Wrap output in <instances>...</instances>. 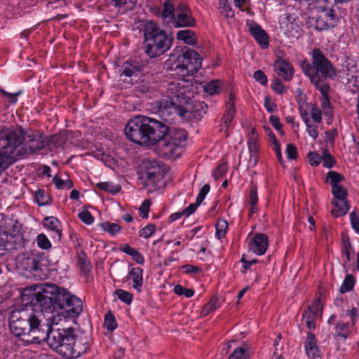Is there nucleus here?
<instances>
[{"instance_id": "45", "label": "nucleus", "mask_w": 359, "mask_h": 359, "mask_svg": "<svg viewBox=\"0 0 359 359\" xmlns=\"http://www.w3.org/2000/svg\"><path fill=\"white\" fill-rule=\"evenodd\" d=\"M156 231V226L153 224H149L139 231L140 236L148 238L151 237Z\"/></svg>"}, {"instance_id": "4", "label": "nucleus", "mask_w": 359, "mask_h": 359, "mask_svg": "<svg viewBox=\"0 0 359 359\" xmlns=\"http://www.w3.org/2000/svg\"><path fill=\"white\" fill-rule=\"evenodd\" d=\"M50 347L67 358H76L88 349L86 339H76L72 328L46 329V339Z\"/></svg>"}, {"instance_id": "17", "label": "nucleus", "mask_w": 359, "mask_h": 359, "mask_svg": "<svg viewBox=\"0 0 359 359\" xmlns=\"http://www.w3.org/2000/svg\"><path fill=\"white\" fill-rule=\"evenodd\" d=\"M317 90H318L322 97L320 99V106L322 108V111L324 115L331 117L332 115V110L330 107V86H320L315 87Z\"/></svg>"}, {"instance_id": "23", "label": "nucleus", "mask_w": 359, "mask_h": 359, "mask_svg": "<svg viewBox=\"0 0 359 359\" xmlns=\"http://www.w3.org/2000/svg\"><path fill=\"white\" fill-rule=\"evenodd\" d=\"M129 278L133 281V287L139 293L142 291L143 270L140 267H133L128 273Z\"/></svg>"}, {"instance_id": "1", "label": "nucleus", "mask_w": 359, "mask_h": 359, "mask_svg": "<svg viewBox=\"0 0 359 359\" xmlns=\"http://www.w3.org/2000/svg\"><path fill=\"white\" fill-rule=\"evenodd\" d=\"M22 300L25 306L22 308L23 314L27 316L26 325L30 327L31 337L23 339L27 344H40L45 341L48 325H41L39 318L40 312L35 311L37 307L41 311L52 313L49 317L52 323L57 325L62 320L67 318L78 317L83 311V302L81 299L71 294L65 288L58 287L54 284L33 285L26 287L22 292Z\"/></svg>"}, {"instance_id": "62", "label": "nucleus", "mask_w": 359, "mask_h": 359, "mask_svg": "<svg viewBox=\"0 0 359 359\" xmlns=\"http://www.w3.org/2000/svg\"><path fill=\"white\" fill-rule=\"evenodd\" d=\"M350 219L352 227L357 233H359V217L355 211L350 213Z\"/></svg>"}, {"instance_id": "31", "label": "nucleus", "mask_w": 359, "mask_h": 359, "mask_svg": "<svg viewBox=\"0 0 359 359\" xmlns=\"http://www.w3.org/2000/svg\"><path fill=\"white\" fill-rule=\"evenodd\" d=\"M222 83L219 80H212L206 83L203 86L205 93L210 95L218 94L221 90Z\"/></svg>"}, {"instance_id": "56", "label": "nucleus", "mask_w": 359, "mask_h": 359, "mask_svg": "<svg viewBox=\"0 0 359 359\" xmlns=\"http://www.w3.org/2000/svg\"><path fill=\"white\" fill-rule=\"evenodd\" d=\"M270 123L273 127L278 131V133L283 135L284 131L283 130V124L280 121V118L277 116H271L269 118Z\"/></svg>"}, {"instance_id": "52", "label": "nucleus", "mask_w": 359, "mask_h": 359, "mask_svg": "<svg viewBox=\"0 0 359 359\" xmlns=\"http://www.w3.org/2000/svg\"><path fill=\"white\" fill-rule=\"evenodd\" d=\"M79 264L83 272H88L90 269V264L84 253L79 256Z\"/></svg>"}, {"instance_id": "47", "label": "nucleus", "mask_w": 359, "mask_h": 359, "mask_svg": "<svg viewBox=\"0 0 359 359\" xmlns=\"http://www.w3.org/2000/svg\"><path fill=\"white\" fill-rule=\"evenodd\" d=\"M104 326L108 330H114L116 328L117 325L116 323L114 315L111 313H108L104 316Z\"/></svg>"}, {"instance_id": "46", "label": "nucleus", "mask_w": 359, "mask_h": 359, "mask_svg": "<svg viewBox=\"0 0 359 359\" xmlns=\"http://www.w3.org/2000/svg\"><path fill=\"white\" fill-rule=\"evenodd\" d=\"M174 292L178 295H184L186 297H191L194 294L192 289L184 287L180 285H177L174 287Z\"/></svg>"}, {"instance_id": "15", "label": "nucleus", "mask_w": 359, "mask_h": 359, "mask_svg": "<svg viewBox=\"0 0 359 359\" xmlns=\"http://www.w3.org/2000/svg\"><path fill=\"white\" fill-rule=\"evenodd\" d=\"M269 246V240L264 233H257L251 240L248 245L250 251L257 255H264Z\"/></svg>"}, {"instance_id": "11", "label": "nucleus", "mask_w": 359, "mask_h": 359, "mask_svg": "<svg viewBox=\"0 0 359 359\" xmlns=\"http://www.w3.org/2000/svg\"><path fill=\"white\" fill-rule=\"evenodd\" d=\"M259 135L256 130L252 128L250 129L248 137V148L249 151V158L248 161V167L254 168L259 161V145L258 143Z\"/></svg>"}, {"instance_id": "26", "label": "nucleus", "mask_w": 359, "mask_h": 359, "mask_svg": "<svg viewBox=\"0 0 359 359\" xmlns=\"http://www.w3.org/2000/svg\"><path fill=\"white\" fill-rule=\"evenodd\" d=\"M176 39L182 41L184 43L194 46L196 43L195 33L190 29L180 30L177 32Z\"/></svg>"}, {"instance_id": "55", "label": "nucleus", "mask_w": 359, "mask_h": 359, "mask_svg": "<svg viewBox=\"0 0 359 359\" xmlns=\"http://www.w3.org/2000/svg\"><path fill=\"white\" fill-rule=\"evenodd\" d=\"M79 219L85 224L90 225L93 223L94 218L92 214L88 210H83L79 213Z\"/></svg>"}, {"instance_id": "33", "label": "nucleus", "mask_w": 359, "mask_h": 359, "mask_svg": "<svg viewBox=\"0 0 359 359\" xmlns=\"http://www.w3.org/2000/svg\"><path fill=\"white\" fill-rule=\"evenodd\" d=\"M219 307L218 299L217 297H212L202 309L201 316L205 317L215 311Z\"/></svg>"}, {"instance_id": "13", "label": "nucleus", "mask_w": 359, "mask_h": 359, "mask_svg": "<svg viewBox=\"0 0 359 359\" xmlns=\"http://www.w3.org/2000/svg\"><path fill=\"white\" fill-rule=\"evenodd\" d=\"M172 24L176 28L194 27L196 20L190 10L185 5L181 4L176 8L175 17Z\"/></svg>"}, {"instance_id": "3", "label": "nucleus", "mask_w": 359, "mask_h": 359, "mask_svg": "<svg viewBox=\"0 0 359 359\" xmlns=\"http://www.w3.org/2000/svg\"><path fill=\"white\" fill-rule=\"evenodd\" d=\"M168 131L163 123L154 118L137 116L125 127V134L132 142L141 145H154L161 140Z\"/></svg>"}, {"instance_id": "21", "label": "nucleus", "mask_w": 359, "mask_h": 359, "mask_svg": "<svg viewBox=\"0 0 359 359\" xmlns=\"http://www.w3.org/2000/svg\"><path fill=\"white\" fill-rule=\"evenodd\" d=\"M143 67V65L137 60H128L122 66V74L128 77L137 76L142 72Z\"/></svg>"}, {"instance_id": "57", "label": "nucleus", "mask_w": 359, "mask_h": 359, "mask_svg": "<svg viewBox=\"0 0 359 359\" xmlns=\"http://www.w3.org/2000/svg\"><path fill=\"white\" fill-rule=\"evenodd\" d=\"M151 203L149 200H144L139 208L140 215L143 218H147Z\"/></svg>"}, {"instance_id": "35", "label": "nucleus", "mask_w": 359, "mask_h": 359, "mask_svg": "<svg viewBox=\"0 0 359 359\" xmlns=\"http://www.w3.org/2000/svg\"><path fill=\"white\" fill-rule=\"evenodd\" d=\"M317 316L311 309L304 311L302 318L308 328L311 330L316 327L315 320Z\"/></svg>"}, {"instance_id": "43", "label": "nucleus", "mask_w": 359, "mask_h": 359, "mask_svg": "<svg viewBox=\"0 0 359 359\" xmlns=\"http://www.w3.org/2000/svg\"><path fill=\"white\" fill-rule=\"evenodd\" d=\"M332 194L334 196L332 200L346 199L348 196L347 189L343 185L333 187Z\"/></svg>"}, {"instance_id": "14", "label": "nucleus", "mask_w": 359, "mask_h": 359, "mask_svg": "<svg viewBox=\"0 0 359 359\" xmlns=\"http://www.w3.org/2000/svg\"><path fill=\"white\" fill-rule=\"evenodd\" d=\"M143 167L145 170L144 177L149 183L158 186V182L163 178V169L158 161H144Z\"/></svg>"}, {"instance_id": "6", "label": "nucleus", "mask_w": 359, "mask_h": 359, "mask_svg": "<svg viewBox=\"0 0 359 359\" xmlns=\"http://www.w3.org/2000/svg\"><path fill=\"white\" fill-rule=\"evenodd\" d=\"M25 133L20 127H0V174L16 160L18 147L25 141Z\"/></svg>"}, {"instance_id": "42", "label": "nucleus", "mask_w": 359, "mask_h": 359, "mask_svg": "<svg viewBox=\"0 0 359 359\" xmlns=\"http://www.w3.org/2000/svg\"><path fill=\"white\" fill-rule=\"evenodd\" d=\"M216 236L221 239L224 237L226 229L228 227V223L226 220L220 219L216 224Z\"/></svg>"}, {"instance_id": "54", "label": "nucleus", "mask_w": 359, "mask_h": 359, "mask_svg": "<svg viewBox=\"0 0 359 359\" xmlns=\"http://www.w3.org/2000/svg\"><path fill=\"white\" fill-rule=\"evenodd\" d=\"M271 88L278 94H283L286 92V88L278 79H276L272 81Z\"/></svg>"}, {"instance_id": "12", "label": "nucleus", "mask_w": 359, "mask_h": 359, "mask_svg": "<svg viewBox=\"0 0 359 359\" xmlns=\"http://www.w3.org/2000/svg\"><path fill=\"white\" fill-rule=\"evenodd\" d=\"M311 20L314 22L315 28L317 30L323 31L335 27L339 20V17L334 11L330 12L313 15Z\"/></svg>"}, {"instance_id": "36", "label": "nucleus", "mask_w": 359, "mask_h": 359, "mask_svg": "<svg viewBox=\"0 0 359 359\" xmlns=\"http://www.w3.org/2000/svg\"><path fill=\"white\" fill-rule=\"evenodd\" d=\"M196 205H189L187 208L181 212H175L170 216V219L172 222L176 221L181 218L182 216L189 217L196 211Z\"/></svg>"}, {"instance_id": "38", "label": "nucleus", "mask_w": 359, "mask_h": 359, "mask_svg": "<svg viewBox=\"0 0 359 359\" xmlns=\"http://www.w3.org/2000/svg\"><path fill=\"white\" fill-rule=\"evenodd\" d=\"M354 283H355V279L352 275L348 274V275L346 276V277L340 287V292L345 293V292L351 291L353 288Z\"/></svg>"}, {"instance_id": "24", "label": "nucleus", "mask_w": 359, "mask_h": 359, "mask_svg": "<svg viewBox=\"0 0 359 359\" xmlns=\"http://www.w3.org/2000/svg\"><path fill=\"white\" fill-rule=\"evenodd\" d=\"M332 204L334 208L331 214L334 217H339L345 215L350 209V205L346 199L332 200Z\"/></svg>"}, {"instance_id": "61", "label": "nucleus", "mask_w": 359, "mask_h": 359, "mask_svg": "<svg viewBox=\"0 0 359 359\" xmlns=\"http://www.w3.org/2000/svg\"><path fill=\"white\" fill-rule=\"evenodd\" d=\"M253 76L256 81L259 82L263 86L266 85L268 81L267 77L262 71L257 70L255 72Z\"/></svg>"}, {"instance_id": "39", "label": "nucleus", "mask_w": 359, "mask_h": 359, "mask_svg": "<svg viewBox=\"0 0 359 359\" xmlns=\"http://www.w3.org/2000/svg\"><path fill=\"white\" fill-rule=\"evenodd\" d=\"M114 293L118 298L125 304L130 305L132 303L133 296L130 292L122 289H117L115 290Z\"/></svg>"}, {"instance_id": "8", "label": "nucleus", "mask_w": 359, "mask_h": 359, "mask_svg": "<svg viewBox=\"0 0 359 359\" xmlns=\"http://www.w3.org/2000/svg\"><path fill=\"white\" fill-rule=\"evenodd\" d=\"M202 58L194 50L187 49L178 55L172 62V69L182 76H190L201 67Z\"/></svg>"}, {"instance_id": "63", "label": "nucleus", "mask_w": 359, "mask_h": 359, "mask_svg": "<svg viewBox=\"0 0 359 359\" xmlns=\"http://www.w3.org/2000/svg\"><path fill=\"white\" fill-rule=\"evenodd\" d=\"M323 166L327 168H330L334 165V160L332 156L329 154H325L323 158H322Z\"/></svg>"}, {"instance_id": "59", "label": "nucleus", "mask_w": 359, "mask_h": 359, "mask_svg": "<svg viewBox=\"0 0 359 359\" xmlns=\"http://www.w3.org/2000/svg\"><path fill=\"white\" fill-rule=\"evenodd\" d=\"M305 124L306 126V131L309 133V135L313 140H316L318 136V127L313 124H311L310 121Z\"/></svg>"}, {"instance_id": "18", "label": "nucleus", "mask_w": 359, "mask_h": 359, "mask_svg": "<svg viewBox=\"0 0 359 359\" xmlns=\"http://www.w3.org/2000/svg\"><path fill=\"white\" fill-rule=\"evenodd\" d=\"M43 224L54 233L52 236L53 239L56 242H60L62 236V228L59 219L55 217H46L43 221Z\"/></svg>"}, {"instance_id": "48", "label": "nucleus", "mask_w": 359, "mask_h": 359, "mask_svg": "<svg viewBox=\"0 0 359 359\" xmlns=\"http://www.w3.org/2000/svg\"><path fill=\"white\" fill-rule=\"evenodd\" d=\"M235 113V109H226L224 114L222 116V126L226 128H228L229 124L231 123Z\"/></svg>"}, {"instance_id": "32", "label": "nucleus", "mask_w": 359, "mask_h": 359, "mask_svg": "<svg viewBox=\"0 0 359 359\" xmlns=\"http://www.w3.org/2000/svg\"><path fill=\"white\" fill-rule=\"evenodd\" d=\"M96 187L101 190L115 194L120 191L121 187L118 184H114L111 182H99Z\"/></svg>"}, {"instance_id": "16", "label": "nucleus", "mask_w": 359, "mask_h": 359, "mask_svg": "<svg viewBox=\"0 0 359 359\" xmlns=\"http://www.w3.org/2000/svg\"><path fill=\"white\" fill-rule=\"evenodd\" d=\"M275 70L285 81H290L294 74V69L292 64L284 59H278L274 63Z\"/></svg>"}, {"instance_id": "40", "label": "nucleus", "mask_w": 359, "mask_h": 359, "mask_svg": "<svg viewBox=\"0 0 359 359\" xmlns=\"http://www.w3.org/2000/svg\"><path fill=\"white\" fill-rule=\"evenodd\" d=\"M100 226L103 231L109 233L111 235H115L119 232L121 229V227L118 224L110 223L109 222L101 223Z\"/></svg>"}, {"instance_id": "41", "label": "nucleus", "mask_w": 359, "mask_h": 359, "mask_svg": "<svg viewBox=\"0 0 359 359\" xmlns=\"http://www.w3.org/2000/svg\"><path fill=\"white\" fill-rule=\"evenodd\" d=\"M53 182L55 187L59 189H69L73 187V182L70 180H62L58 176L55 175L53 178Z\"/></svg>"}, {"instance_id": "34", "label": "nucleus", "mask_w": 359, "mask_h": 359, "mask_svg": "<svg viewBox=\"0 0 359 359\" xmlns=\"http://www.w3.org/2000/svg\"><path fill=\"white\" fill-rule=\"evenodd\" d=\"M250 355L246 346L236 348L228 359H249Z\"/></svg>"}, {"instance_id": "7", "label": "nucleus", "mask_w": 359, "mask_h": 359, "mask_svg": "<svg viewBox=\"0 0 359 359\" xmlns=\"http://www.w3.org/2000/svg\"><path fill=\"white\" fill-rule=\"evenodd\" d=\"M144 53L151 58L160 56L170 47V41L157 23L147 22L144 25Z\"/></svg>"}, {"instance_id": "53", "label": "nucleus", "mask_w": 359, "mask_h": 359, "mask_svg": "<svg viewBox=\"0 0 359 359\" xmlns=\"http://www.w3.org/2000/svg\"><path fill=\"white\" fill-rule=\"evenodd\" d=\"M307 158H309L310 165L312 166H317L322 161V157L315 151L309 152L307 154Z\"/></svg>"}, {"instance_id": "5", "label": "nucleus", "mask_w": 359, "mask_h": 359, "mask_svg": "<svg viewBox=\"0 0 359 359\" xmlns=\"http://www.w3.org/2000/svg\"><path fill=\"white\" fill-rule=\"evenodd\" d=\"M311 58V64L306 60L302 62V72L315 87L330 86L327 79L334 80L337 76L334 65L318 48L312 50Z\"/></svg>"}, {"instance_id": "28", "label": "nucleus", "mask_w": 359, "mask_h": 359, "mask_svg": "<svg viewBox=\"0 0 359 359\" xmlns=\"http://www.w3.org/2000/svg\"><path fill=\"white\" fill-rule=\"evenodd\" d=\"M231 0H219V9L220 13L227 20L231 19L234 17V11L231 7Z\"/></svg>"}, {"instance_id": "51", "label": "nucleus", "mask_w": 359, "mask_h": 359, "mask_svg": "<svg viewBox=\"0 0 359 359\" xmlns=\"http://www.w3.org/2000/svg\"><path fill=\"white\" fill-rule=\"evenodd\" d=\"M323 113V111L320 110V109L318 107L316 104H313L312 106L310 114L312 119L316 123H319L321 122Z\"/></svg>"}, {"instance_id": "25", "label": "nucleus", "mask_w": 359, "mask_h": 359, "mask_svg": "<svg viewBox=\"0 0 359 359\" xmlns=\"http://www.w3.org/2000/svg\"><path fill=\"white\" fill-rule=\"evenodd\" d=\"M48 140L42 135H35L27 142V147L31 152L39 151L48 144Z\"/></svg>"}, {"instance_id": "50", "label": "nucleus", "mask_w": 359, "mask_h": 359, "mask_svg": "<svg viewBox=\"0 0 359 359\" xmlns=\"http://www.w3.org/2000/svg\"><path fill=\"white\" fill-rule=\"evenodd\" d=\"M336 332L338 336L346 339L348 335V325L343 322L337 323L336 325Z\"/></svg>"}, {"instance_id": "2", "label": "nucleus", "mask_w": 359, "mask_h": 359, "mask_svg": "<svg viewBox=\"0 0 359 359\" xmlns=\"http://www.w3.org/2000/svg\"><path fill=\"white\" fill-rule=\"evenodd\" d=\"M168 96L156 102L159 116L170 123L175 121H188L195 117V112L189 104L193 89L191 82L177 79L169 83Z\"/></svg>"}, {"instance_id": "19", "label": "nucleus", "mask_w": 359, "mask_h": 359, "mask_svg": "<svg viewBox=\"0 0 359 359\" xmlns=\"http://www.w3.org/2000/svg\"><path fill=\"white\" fill-rule=\"evenodd\" d=\"M250 33L253 36L256 41L264 48L268 47L269 37L266 32L258 25L251 24L249 27Z\"/></svg>"}, {"instance_id": "30", "label": "nucleus", "mask_w": 359, "mask_h": 359, "mask_svg": "<svg viewBox=\"0 0 359 359\" xmlns=\"http://www.w3.org/2000/svg\"><path fill=\"white\" fill-rule=\"evenodd\" d=\"M344 180V177L342 175L335 171H329L327 174L325 182L329 183L331 185L332 189H333V187L341 186V182Z\"/></svg>"}, {"instance_id": "10", "label": "nucleus", "mask_w": 359, "mask_h": 359, "mask_svg": "<svg viewBox=\"0 0 359 359\" xmlns=\"http://www.w3.org/2000/svg\"><path fill=\"white\" fill-rule=\"evenodd\" d=\"M169 136V140L165 143V150L167 152L174 154L178 147H182L186 144L188 133L184 129L173 128Z\"/></svg>"}, {"instance_id": "27", "label": "nucleus", "mask_w": 359, "mask_h": 359, "mask_svg": "<svg viewBox=\"0 0 359 359\" xmlns=\"http://www.w3.org/2000/svg\"><path fill=\"white\" fill-rule=\"evenodd\" d=\"M176 8H174L173 4L170 1H166L163 4L161 17L163 20L168 22H173L175 17Z\"/></svg>"}, {"instance_id": "37", "label": "nucleus", "mask_w": 359, "mask_h": 359, "mask_svg": "<svg viewBox=\"0 0 359 359\" xmlns=\"http://www.w3.org/2000/svg\"><path fill=\"white\" fill-rule=\"evenodd\" d=\"M249 201L250 203V214L255 213L257 210V204L258 201L257 189L255 185H252L250 189Z\"/></svg>"}, {"instance_id": "22", "label": "nucleus", "mask_w": 359, "mask_h": 359, "mask_svg": "<svg viewBox=\"0 0 359 359\" xmlns=\"http://www.w3.org/2000/svg\"><path fill=\"white\" fill-rule=\"evenodd\" d=\"M312 15L334 11L333 5L330 0H313L310 4Z\"/></svg>"}, {"instance_id": "9", "label": "nucleus", "mask_w": 359, "mask_h": 359, "mask_svg": "<svg viewBox=\"0 0 359 359\" xmlns=\"http://www.w3.org/2000/svg\"><path fill=\"white\" fill-rule=\"evenodd\" d=\"M27 316L22 313V309L13 311L9 316V327L11 332L16 337H22L21 339L31 337V330L26 325Z\"/></svg>"}, {"instance_id": "64", "label": "nucleus", "mask_w": 359, "mask_h": 359, "mask_svg": "<svg viewBox=\"0 0 359 359\" xmlns=\"http://www.w3.org/2000/svg\"><path fill=\"white\" fill-rule=\"evenodd\" d=\"M286 153L287 157L290 159H295L297 155L296 147L292 144H287L286 148Z\"/></svg>"}, {"instance_id": "49", "label": "nucleus", "mask_w": 359, "mask_h": 359, "mask_svg": "<svg viewBox=\"0 0 359 359\" xmlns=\"http://www.w3.org/2000/svg\"><path fill=\"white\" fill-rule=\"evenodd\" d=\"M210 185L208 184H205L201 189L200 190V192L196 197V203H191V205H196V209L197 207L202 203L203 199L205 198V196L208 194V193L210 191Z\"/></svg>"}, {"instance_id": "60", "label": "nucleus", "mask_w": 359, "mask_h": 359, "mask_svg": "<svg viewBox=\"0 0 359 359\" xmlns=\"http://www.w3.org/2000/svg\"><path fill=\"white\" fill-rule=\"evenodd\" d=\"M351 245L348 241H344V246L341 252L346 257V263L351 260Z\"/></svg>"}, {"instance_id": "44", "label": "nucleus", "mask_w": 359, "mask_h": 359, "mask_svg": "<svg viewBox=\"0 0 359 359\" xmlns=\"http://www.w3.org/2000/svg\"><path fill=\"white\" fill-rule=\"evenodd\" d=\"M36 243L39 248L43 250H49L51 248V243L44 233H40L36 237Z\"/></svg>"}, {"instance_id": "58", "label": "nucleus", "mask_w": 359, "mask_h": 359, "mask_svg": "<svg viewBox=\"0 0 359 359\" xmlns=\"http://www.w3.org/2000/svg\"><path fill=\"white\" fill-rule=\"evenodd\" d=\"M312 310V311L317 316L321 315L323 311V305L319 299H316L311 306H308L307 310Z\"/></svg>"}, {"instance_id": "29", "label": "nucleus", "mask_w": 359, "mask_h": 359, "mask_svg": "<svg viewBox=\"0 0 359 359\" xmlns=\"http://www.w3.org/2000/svg\"><path fill=\"white\" fill-rule=\"evenodd\" d=\"M123 252L131 256L133 259L138 264H143L144 263V256L137 251L135 248L130 247L128 245H125L122 250Z\"/></svg>"}, {"instance_id": "20", "label": "nucleus", "mask_w": 359, "mask_h": 359, "mask_svg": "<svg viewBox=\"0 0 359 359\" xmlns=\"http://www.w3.org/2000/svg\"><path fill=\"white\" fill-rule=\"evenodd\" d=\"M304 348L306 355L309 358H316L320 356V351L317 345L315 335L308 332L304 342Z\"/></svg>"}]
</instances>
